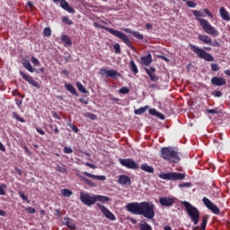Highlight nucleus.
Returning a JSON list of instances; mask_svg holds the SVG:
<instances>
[{
  "label": "nucleus",
  "instance_id": "45",
  "mask_svg": "<svg viewBox=\"0 0 230 230\" xmlns=\"http://www.w3.org/2000/svg\"><path fill=\"white\" fill-rule=\"evenodd\" d=\"M113 48L117 55H119V53H121V47L119 46V43H116Z\"/></svg>",
  "mask_w": 230,
  "mask_h": 230
},
{
  "label": "nucleus",
  "instance_id": "44",
  "mask_svg": "<svg viewBox=\"0 0 230 230\" xmlns=\"http://www.w3.org/2000/svg\"><path fill=\"white\" fill-rule=\"evenodd\" d=\"M211 67V71H214L215 73H217V71H220V66H218V64H211L210 65Z\"/></svg>",
  "mask_w": 230,
  "mask_h": 230
},
{
  "label": "nucleus",
  "instance_id": "60",
  "mask_svg": "<svg viewBox=\"0 0 230 230\" xmlns=\"http://www.w3.org/2000/svg\"><path fill=\"white\" fill-rule=\"evenodd\" d=\"M0 150H1V152H6V147L1 142H0Z\"/></svg>",
  "mask_w": 230,
  "mask_h": 230
},
{
  "label": "nucleus",
  "instance_id": "11",
  "mask_svg": "<svg viewBox=\"0 0 230 230\" xmlns=\"http://www.w3.org/2000/svg\"><path fill=\"white\" fill-rule=\"evenodd\" d=\"M96 206L99 208V209H101L102 213L106 218H108V220H116V216H114V214L111 212V210H109V208H107L105 206L102 205L101 203H97Z\"/></svg>",
  "mask_w": 230,
  "mask_h": 230
},
{
  "label": "nucleus",
  "instance_id": "36",
  "mask_svg": "<svg viewBox=\"0 0 230 230\" xmlns=\"http://www.w3.org/2000/svg\"><path fill=\"white\" fill-rule=\"evenodd\" d=\"M146 111H148V106L141 107L137 110H135V114L139 116L141 114H145V112H146Z\"/></svg>",
  "mask_w": 230,
  "mask_h": 230
},
{
  "label": "nucleus",
  "instance_id": "59",
  "mask_svg": "<svg viewBox=\"0 0 230 230\" xmlns=\"http://www.w3.org/2000/svg\"><path fill=\"white\" fill-rule=\"evenodd\" d=\"M36 130L40 136H44L46 134V132H44V130L40 129V128H36Z\"/></svg>",
  "mask_w": 230,
  "mask_h": 230
},
{
  "label": "nucleus",
  "instance_id": "48",
  "mask_svg": "<svg viewBox=\"0 0 230 230\" xmlns=\"http://www.w3.org/2000/svg\"><path fill=\"white\" fill-rule=\"evenodd\" d=\"M31 62L34 66H37L38 67L39 66H40V61H39L38 58L34 56L31 57Z\"/></svg>",
  "mask_w": 230,
  "mask_h": 230
},
{
  "label": "nucleus",
  "instance_id": "19",
  "mask_svg": "<svg viewBox=\"0 0 230 230\" xmlns=\"http://www.w3.org/2000/svg\"><path fill=\"white\" fill-rule=\"evenodd\" d=\"M154 62V59H152V54L148 53L146 56L141 57L140 58V64L142 66H148L150 64Z\"/></svg>",
  "mask_w": 230,
  "mask_h": 230
},
{
  "label": "nucleus",
  "instance_id": "7",
  "mask_svg": "<svg viewBox=\"0 0 230 230\" xmlns=\"http://www.w3.org/2000/svg\"><path fill=\"white\" fill-rule=\"evenodd\" d=\"M158 177L164 181H184L186 174L182 172H162Z\"/></svg>",
  "mask_w": 230,
  "mask_h": 230
},
{
  "label": "nucleus",
  "instance_id": "31",
  "mask_svg": "<svg viewBox=\"0 0 230 230\" xmlns=\"http://www.w3.org/2000/svg\"><path fill=\"white\" fill-rule=\"evenodd\" d=\"M129 64H130V66H129L130 71H132V73H134L135 75H137V73H139V69H137V66H136V62H134V60L131 59Z\"/></svg>",
  "mask_w": 230,
  "mask_h": 230
},
{
  "label": "nucleus",
  "instance_id": "43",
  "mask_svg": "<svg viewBox=\"0 0 230 230\" xmlns=\"http://www.w3.org/2000/svg\"><path fill=\"white\" fill-rule=\"evenodd\" d=\"M25 211L27 213H30L31 215H35V213H37V209H35V208L33 207H28L25 208Z\"/></svg>",
  "mask_w": 230,
  "mask_h": 230
},
{
  "label": "nucleus",
  "instance_id": "14",
  "mask_svg": "<svg viewBox=\"0 0 230 230\" xmlns=\"http://www.w3.org/2000/svg\"><path fill=\"white\" fill-rule=\"evenodd\" d=\"M101 75H107L110 78H116L117 76H121V74H119L116 70H107L105 68H101Z\"/></svg>",
  "mask_w": 230,
  "mask_h": 230
},
{
  "label": "nucleus",
  "instance_id": "39",
  "mask_svg": "<svg viewBox=\"0 0 230 230\" xmlns=\"http://www.w3.org/2000/svg\"><path fill=\"white\" fill-rule=\"evenodd\" d=\"M85 118H89V119H92L93 121L98 119V117L96 115H94V113L92 112H86L84 114Z\"/></svg>",
  "mask_w": 230,
  "mask_h": 230
},
{
  "label": "nucleus",
  "instance_id": "2",
  "mask_svg": "<svg viewBox=\"0 0 230 230\" xmlns=\"http://www.w3.org/2000/svg\"><path fill=\"white\" fill-rule=\"evenodd\" d=\"M192 13L194 17H197V21L199 22L205 33H207L208 35H211V37H218V35L220 34L218 32V30L213 27L212 24L209 23L208 20L204 18H200V17H206V15H208V17H210V19H213V13H211L209 9L208 8L203 9V13L199 10H194Z\"/></svg>",
  "mask_w": 230,
  "mask_h": 230
},
{
  "label": "nucleus",
  "instance_id": "29",
  "mask_svg": "<svg viewBox=\"0 0 230 230\" xmlns=\"http://www.w3.org/2000/svg\"><path fill=\"white\" fill-rule=\"evenodd\" d=\"M65 87L68 93H71L74 96H78V93L76 92V88L73 86L71 84H65Z\"/></svg>",
  "mask_w": 230,
  "mask_h": 230
},
{
  "label": "nucleus",
  "instance_id": "4",
  "mask_svg": "<svg viewBox=\"0 0 230 230\" xmlns=\"http://www.w3.org/2000/svg\"><path fill=\"white\" fill-rule=\"evenodd\" d=\"M160 157L164 161H168V163L177 164L181 161V154L177 151V148L172 146L162 147Z\"/></svg>",
  "mask_w": 230,
  "mask_h": 230
},
{
  "label": "nucleus",
  "instance_id": "3",
  "mask_svg": "<svg viewBox=\"0 0 230 230\" xmlns=\"http://www.w3.org/2000/svg\"><path fill=\"white\" fill-rule=\"evenodd\" d=\"M93 26L95 28H99L100 30H105V31H108V33H111V35L117 37V39H120V40H122V42H124V44H126L128 48H129L132 51H136V47H133L132 42L130 41V39H128V36H127V34L118 30H114L112 28L102 25L96 22H93Z\"/></svg>",
  "mask_w": 230,
  "mask_h": 230
},
{
  "label": "nucleus",
  "instance_id": "55",
  "mask_svg": "<svg viewBox=\"0 0 230 230\" xmlns=\"http://www.w3.org/2000/svg\"><path fill=\"white\" fill-rule=\"evenodd\" d=\"M79 102L81 103H84V105H89V99L81 98V99H79Z\"/></svg>",
  "mask_w": 230,
  "mask_h": 230
},
{
  "label": "nucleus",
  "instance_id": "64",
  "mask_svg": "<svg viewBox=\"0 0 230 230\" xmlns=\"http://www.w3.org/2000/svg\"><path fill=\"white\" fill-rule=\"evenodd\" d=\"M53 118H55V119H60V116H58L57 112L53 114Z\"/></svg>",
  "mask_w": 230,
  "mask_h": 230
},
{
  "label": "nucleus",
  "instance_id": "35",
  "mask_svg": "<svg viewBox=\"0 0 230 230\" xmlns=\"http://www.w3.org/2000/svg\"><path fill=\"white\" fill-rule=\"evenodd\" d=\"M13 118H14V119H16L17 121H20V123H26V120L21 117V115H19L17 112L13 111Z\"/></svg>",
  "mask_w": 230,
  "mask_h": 230
},
{
  "label": "nucleus",
  "instance_id": "22",
  "mask_svg": "<svg viewBox=\"0 0 230 230\" xmlns=\"http://www.w3.org/2000/svg\"><path fill=\"white\" fill-rule=\"evenodd\" d=\"M63 224L68 227V229L75 230L76 225L73 222V219L69 217H64L63 218Z\"/></svg>",
  "mask_w": 230,
  "mask_h": 230
},
{
  "label": "nucleus",
  "instance_id": "12",
  "mask_svg": "<svg viewBox=\"0 0 230 230\" xmlns=\"http://www.w3.org/2000/svg\"><path fill=\"white\" fill-rule=\"evenodd\" d=\"M20 75L23 78V80H25V82H28V84H30L33 87H36V89H40V84H39V82L35 81V79H33L31 75L24 74V72L22 71H20Z\"/></svg>",
  "mask_w": 230,
  "mask_h": 230
},
{
  "label": "nucleus",
  "instance_id": "47",
  "mask_svg": "<svg viewBox=\"0 0 230 230\" xmlns=\"http://www.w3.org/2000/svg\"><path fill=\"white\" fill-rule=\"evenodd\" d=\"M19 195L22 200H25L28 204H30V200L28 199V196L24 195V192L20 191Z\"/></svg>",
  "mask_w": 230,
  "mask_h": 230
},
{
  "label": "nucleus",
  "instance_id": "25",
  "mask_svg": "<svg viewBox=\"0 0 230 230\" xmlns=\"http://www.w3.org/2000/svg\"><path fill=\"white\" fill-rule=\"evenodd\" d=\"M140 170H142V172H146V173H154V167L148 165L146 163L141 164Z\"/></svg>",
  "mask_w": 230,
  "mask_h": 230
},
{
  "label": "nucleus",
  "instance_id": "30",
  "mask_svg": "<svg viewBox=\"0 0 230 230\" xmlns=\"http://www.w3.org/2000/svg\"><path fill=\"white\" fill-rule=\"evenodd\" d=\"M79 179H81V181H84V182H85V184H88V186H91L92 188H96V183H94L93 181L82 176V175H78Z\"/></svg>",
  "mask_w": 230,
  "mask_h": 230
},
{
  "label": "nucleus",
  "instance_id": "5",
  "mask_svg": "<svg viewBox=\"0 0 230 230\" xmlns=\"http://www.w3.org/2000/svg\"><path fill=\"white\" fill-rule=\"evenodd\" d=\"M182 205L185 208L187 215L190 217L191 222H193L194 226H197L200 221V211H199V208L193 207V205L188 201H183Z\"/></svg>",
  "mask_w": 230,
  "mask_h": 230
},
{
  "label": "nucleus",
  "instance_id": "17",
  "mask_svg": "<svg viewBox=\"0 0 230 230\" xmlns=\"http://www.w3.org/2000/svg\"><path fill=\"white\" fill-rule=\"evenodd\" d=\"M118 183L121 186H130V184H132V181L130 180V177L121 174L119 176Z\"/></svg>",
  "mask_w": 230,
  "mask_h": 230
},
{
  "label": "nucleus",
  "instance_id": "56",
  "mask_svg": "<svg viewBox=\"0 0 230 230\" xmlns=\"http://www.w3.org/2000/svg\"><path fill=\"white\" fill-rule=\"evenodd\" d=\"M70 128L74 132L78 133V127H76L75 124H70Z\"/></svg>",
  "mask_w": 230,
  "mask_h": 230
},
{
  "label": "nucleus",
  "instance_id": "54",
  "mask_svg": "<svg viewBox=\"0 0 230 230\" xmlns=\"http://www.w3.org/2000/svg\"><path fill=\"white\" fill-rule=\"evenodd\" d=\"M207 112L208 114H218V111L213 109L207 110Z\"/></svg>",
  "mask_w": 230,
  "mask_h": 230
},
{
  "label": "nucleus",
  "instance_id": "41",
  "mask_svg": "<svg viewBox=\"0 0 230 230\" xmlns=\"http://www.w3.org/2000/svg\"><path fill=\"white\" fill-rule=\"evenodd\" d=\"M119 93L120 94H128V93H130V89H128V87L124 86L119 90Z\"/></svg>",
  "mask_w": 230,
  "mask_h": 230
},
{
  "label": "nucleus",
  "instance_id": "16",
  "mask_svg": "<svg viewBox=\"0 0 230 230\" xmlns=\"http://www.w3.org/2000/svg\"><path fill=\"white\" fill-rule=\"evenodd\" d=\"M212 85H217V87H222V85H226L227 82L224 77H218V76H214L210 80Z\"/></svg>",
  "mask_w": 230,
  "mask_h": 230
},
{
  "label": "nucleus",
  "instance_id": "24",
  "mask_svg": "<svg viewBox=\"0 0 230 230\" xmlns=\"http://www.w3.org/2000/svg\"><path fill=\"white\" fill-rule=\"evenodd\" d=\"M83 175H85L86 177H89L90 179H96L97 181H107V177L104 175H94L91 174L87 172H83Z\"/></svg>",
  "mask_w": 230,
  "mask_h": 230
},
{
  "label": "nucleus",
  "instance_id": "62",
  "mask_svg": "<svg viewBox=\"0 0 230 230\" xmlns=\"http://www.w3.org/2000/svg\"><path fill=\"white\" fill-rule=\"evenodd\" d=\"M0 195H6V191L0 186Z\"/></svg>",
  "mask_w": 230,
  "mask_h": 230
},
{
  "label": "nucleus",
  "instance_id": "34",
  "mask_svg": "<svg viewBox=\"0 0 230 230\" xmlns=\"http://www.w3.org/2000/svg\"><path fill=\"white\" fill-rule=\"evenodd\" d=\"M22 66L24 68L27 69V71H29L30 73H33V66H31V63H30V61L26 60L22 63Z\"/></svg>",
  "mask_w": 230,
  "mask_h": 230
},
{
  "label": "nucleus",
  "instance_id": "23",
  "mask_svg": "<svg viewBox=\"0 0 230 230\" xmlns=\"http://www.w3.org/2000/svg\"><path fill=\"white\" fill-rule=\"evenodd\" d=\"M198 39L199 40H200V42H202L203 44H206L207 46H209L212 40L211 37L206 34H199Z\"/></svg>",
  "mask_w": 230,
  "mask_h": 230
},
{
  "label": "nucleus",
  "instance_id": "37",
  "mask_svg": "<svg viewBox=\"0 0 230 230\" xmlns=\"http://www.w3.org/2000/svg\"><path fill=\"white\" fill-rule=\"evenodd\" d=\"M76 87L78 89V91H80V93H83L84 94H87V90L84 87V84H82V83L77 82L76 83Z\"/></svg>",
  "mask_w": 230,
  "mask_h": 230
},
{
  "label": "nucleus",
  "instance_id": "42",
  "mask_svg": "<svg viewBox=\"0 0 230 230\" xmlns=\"http://www.w3.org/2000/svg\"><path fill=\"white\" fill-rule=\"evenodd\" d=\"M43 35H44V37H50L51 36V29L49 27H46L43 30Z\"/></svg>",
  "mask_w": 230,
  "mask_h": 230
},
{
  "label": "nucleus",
  "instance_id": "26",
  "mask_svg": "<svg viewBox=\"0 0 230 230\" xmlns=\"http://www.w3.org/2000/svg\"><path fill=\"white\" fill-rule=\"evenodd\" d=\"M111 198L103 195H95V202H102V204H105V202H109Z\"/></svg>",
  "mask_w": 230,
  "mask_h": 230
},
{
  "label": "nucleus",
  "instance_id": "9",
  "mask_svg": "<svg viewBox=\"0 0 230 230\" xmlns=\"http://www.w3.org/2000/svg\"><path fill=\"white\" fill-rule=\"evenodd\" d=\"M119 163L121 166H125V168H128V170H137V168H139L137 163L132 158H119Z\"/></svg>",
  "mask_w": 230,
  "mask_h": 230
},
{
  "label": "nucleus",
  "instance_id": "6",
  "mask_svg": "<svg viewBox=\"0 0 230 230\" xmlns=\"http://www.w3.org/2000/svg\"><path fill=\"white\" fill-rule=\"evenodd\" d=\"M189 48L199 57V58H203V60H206V62H213L215 60V58L213 55L206 52V50L195 46L194 44H189Z\"/></svg>",
  "mask_w": 230,
  "mask_h": 230
},
{
  "label": "nucleus",
  "instance_id": "58",
  "mask_svg": "<svg viewBox=\"0 0 230 230\" xmlns=\"http://www.w3.org/2000/svg\"><path fill=\"white\" fill-rule=\"evenodd\" d=\"M57 172H59L60 173H65L66 168L58 166L57 167Z\"/></svg>",
  "mask_w": 230,
  "mask_h": 230
},
{
  "label": "nucleus",
  "instance_id": "57",
  "mask_svg": "<svg viewBox=\"0 0 230 230\" xmlns=\"http://www.w3.org/2000/svg\"><path fill=\"white\" fill-rule=\"evenodd\" d=\"M23 150H24L25 154H27V155H31V151L30 149H28V146H24Z\"/></svg>",
  "mask_w": 230,
  "mask_h": 230
},
{
  "label": "nucleus",
  "instance_id": "46",
  "mask_svg": "<svg viewBox=\"0 0 230 230\" xmlns=\"http://www.w3.org/2000/svg\"><path fill=\"white\" fill-rule=\"evenodd\" d=\"M208 46H212V48H220V43L217 40H215L214 41L213 40H211Z\"/></svg>",
  "mask_w": 230,
  "mask_h": 230
},
{
  "label": "nucleus",
  "instance_id": "21",
  "mask_svg": "<svg viewBox=\"0 0 230 230\" xmlns=\"http://www.w3.org/2000/svg\"><path fill=\"white\" fill-rule=\"evenodd\" d=\"M61 42L64 44L65 48H71L73 46V41L71 38L66 34L61 36Z\"/></svg>",
  "mask_w": 230,
  "mask_h": 230
},
{
  "label": "nucleus",
  "instance_id": "53",
  "mask_svg": "<svg viewBox=\"0 0 230 230\" xmlns=\"http://www.w3.org/2000/svg\"><path fill=\"white\" fill-rule=\"evenodd\" d=\"M213 96H215L216 98H220V96H222V92L221 91H215L213 93Z\"/></svg>",
  "mask_w": 230,
  "mask_h": 230
},
{
  "label": "nucleus",
  "instance_id": "13",
  "mask_svg": "<svg viewBox=\"0 0 230 230\" xmlns=\"http://www.w3.org/2000/svg\"><path fill=\"white\" fill-rule=\"evenodd\" d=\"M54 3H59L60 6L63 8V10H66V12H68V13H75V10L73 7L69 6V4L66 0H52Z\"/></svg>",
  "mask_w": 230,
  "mask_h": 230
},
{
  "label": "nucleus",
  "instance_id": "40",
  "mask_svg": "<svg viewBox=\"0 0 230 230\" xmlns=\"http://www.w3.org/2000/svg\"><path fill=\"white\" fill-rule=\"evenodd\" d=\"M62 21H63V22H65V24H67V26L73 25L72 20H70L69 17H67V16H63Z\"/></svg>",
  "mask_w": 230,
  "mask_h": 230
},
{
  "label": "nucleus",
  "instance_id": "27",
  "mask_svg": "<svg viewBox=\"0 0 230 230\" xmlns=\"http://www.w3.org/2000/svg\"><path fill=\"white\" fill-rule=\"evenodd\" d=\"M125 31H128V33H130V35H133V37H135V39H138V40H143V39H145V36L140 34L139 31H128V29H126Z\"/></svg>",
  "mask_w": 230,
  "mask_h": 230
},
{
  "label": "nucleus",
  "instance_id": "63",
  "mask_svg": "<svg viewBox=\"0 0 230 230\" xmlns=\"http://www.w3.org/2000/svg\"><path fill=\"white\" fill-rule=\"evenodd\" d=\"M146 30H152V24L151 23H146Z\"/></svg>",
  "mask_w": 230,
  "mask_h": 230
},
{
  "label": "nucleus",
  "instance_id": "51",
  "mask_svg": "<svg viewBox=\"0 0 230 230\" xmlns=\"http://www.w3.org/2000/svg\"><path fill=\"white\" fill-rule=\"evenodd\" d=\"M51 130H54L55 134H58L60 130H58V127L57 125H49Z\"/></svg>",
  "mask_w": 230,
  "mask_h": 230
},
{
  "label": "nucleus",
  "instance_id": "8",
  "mask_svg": "<svg viewBox=\"0 0 230 230\" xmlns=\"http://www.w3.org/2000/svg\"><path fill=\"white\" fill-rule=\"evenodd\" d=\"M80 200L84 206H94L96 204V195H91L90 193L80 192Z\"/></svg>",
  "mask_w": 230,
  "mask_h": 230
},
{
  "label": "nucleus",
  "instance_id": "33",
  "mask_svg": "<svg viewBox=\"0 0 230 230\" xmlns=\"http://www.w3.org/2000/svg\"><path fill=\"white\" fill-rule=\"evenodd\" d=\"M138 227L140 230H152V226H150L148 223L144 222V223H140L138 225Z\"/></svg>",
  "mask_w": 230,
  "mask_h": 230
},
{
  "label": "nucleus",
  "instance_id": "61",
  "mask_svg": "<svg viewBox=\"0 0 230 230\" xmlns=\"http://www.w3.org/2000/svg\"><path fill=\"white\" fill-rule=\"evenodd\" d=\"M85 165L88 166L89 168H93V170H94V168H96V165L90 164V163H86Z\"/></svg>",
  "mask_w": 230,
  "mask_h": 230
},
{
  "label": "nucleus",
  "instance_id": "18",
  "mask_svg": "<svg viewBox=\"0 0 230 230\" xmlns=\"http://www.w3.org/2000/svg\"><path fill=\"white\" fill-rule=\"evenodd\" d=\"M159 202L162 206H165L166 208H170L175 204V200L173 199L166 197L159 198Z\"/></svg>",
  "mask_w": 230,
  "mask_h": 230
},
{
  "label": "nucleus",
  "instance_id": "10",
  "mask_svg": "<svg viewBox=\"0 0 230 230\" xmlns=\"http://www.w3.org/2000/svg\"><path fill=\"white\" fill-rule=\"evenodd\" d=\"M202 202L204 206L208 208V209H209L210 211H212V213H214V215H220V208H218L217 205H215L212 201H210L209 199H208L207 197H204L202 199Z\"/></svg>",
  "mask_w": 230,
  "mask_h": 230
},
{
  "label": "nucleus",
  "instance_id": "28",
  "mask_svg": "<svg viewBox=\"0 0 230 230\" xmlns=\"http://www.w3.org/2000/svg\"><path fill=\"white\" fill-rule=\"evenodd\" d=\"M149 114L151 116H155V118H159V119H164V115L163 113L157 111V110H155V109H150Z\"/></svg>",
  "mask_w": 230,
  "mask_h": 230
},
{
  "label": "nucleus",
  "instance_id": "15",
  "mask_svg": "<svg viewBox=\"0 0 230 230\" xmlns=\"http://www.w3.org/2000/svg\"><path fill=\"white\" fill-rule=\"evenodd\" d=\"M146 75H148L150 80L152 82H157L159 80V76L155 75V67L150 66V68H145Z\"/></svg>",
  "mask_w": 230,
  "mask_h": 230
},
{
  "label": "nucleus",
  "instance_id": "1",
  "mask_svg": "<svg viewBox=\"0 0 230 230\" xmlns=\"http://www.w3.org/2000/svg\"><path fill=\"white\" fill-rule=\"evenodd\" d=\"M155 206L150 202H131L126 205V209L132 215H143L146 218L151 220L155 217V212L154 211Z\"/></svg>",
  "mask_w": 230,
  "mask_h": 230
},
{
  "label": "nucleus",
  "instance_id": "50",
  "mask_svg": "<svg viewBox=\"0 0 230 230\" xmlns=\"http://www.w3.org/2000/svg\"><path fill=\"white\" fill-rule=\"evenodd\" d=\"M187 6H189V8H195L197 4L193 1H187Z\"/></svg>",
  "mask_w": 230,
  "mask_h": 230
},
{
  "label": "nucleus",
  "instance_id": "32",
  "mask_svg": "<svg viewBox=\"0 0 230 230\" xmlns=\"http://www.w3.org/2000/svg\"><path fill=\"white\" fill-rule=\"evenodd\" d=\"M209 219V216L206 215L202 217V223L200 226L201 230H206V227L208 226V220Z\"/></svg>",
  "mask_w": 230,
  "mask_h": 230
},
{
  "label": "nucleus",
  "instance_id": "49",
  "mask_svg": "<svg viewBox=\"0 0 230 230\" xmlns=\"http://www.w3.org/2000/svg\"><path fill=\"white\" fill-rule=\"evenodd\" d=\"M179 188H191V182L180 183Z\"/></svg>",
  "mask_w": 230,
  "mask_h": 230
},
{
  "label": "nucleus",
  "instance_id": "38",
  "mask_svg": "<svg viewBox=\"0 0 230 230\" xmlns=\"http://www.w3.org/2000/svg\"><path fill=\"white\" fill-rule=\"evenodd\" d=\"M61 193H62L63 197H71V195H73V191L70 190L69 189L61 190Z\"/></svg>",
  "mask_w": 230,
  "mask_h": 230
},
{
  "label": "nucleus",
  "instance_id": "52",
  "mask_svg": "<svg viewBox=\"0 0 230 230\" xmlns=\"http://www.w3.org/2000/svg\"><path fill=\"white\" fill-rule=\"evenodd\" d=\"M64 154H73V149L71 147L66 146L63 150Z\"/></svg>",
  "mask_w": 230,
  "mask_h": 230
},
{
  "label": "nucleus",
  "instance_id": "20",
  "mask_svg": "<svg viewBox=\"0 0 230 230\" xmlns=\"http://www.w3.org/2000/svg\"><path fill=\"white\" fill-rule=\"evenodd\" d=\"M219 15L223 19V21H230V14L229 12H227V9H226V7H220Z\"/></svg>",
  "mask_w": 230,
  "mask_h": 230
}]
</instances>
